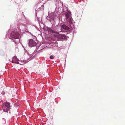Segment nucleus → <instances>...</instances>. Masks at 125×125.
Instances as JSON below:
<instances>
[{
	"mask_svg": "<svg viewBox=\"0 0 125 125\" xmlns=\"http://www.w3.org/2000/svg\"><path fill=\"white\" fill-rule=\"evenodd\" d=\"M2 108L4 112L9 111L10 108V103L9 102L4 103L2 105Z\"/></svg>",
	"mask_w": 125,
	"mask_h": 125,
	"instance_id": "f257e3e1",
	"label": "nucleus"
},
{
	"mask_svg": "<svg viewBox=\"0 0 125 125\" xmlns=\"http://www.w3.org/2000/svg\"><path fill=\"white\" fill-rule=\"evenodd\" d=\"M19 35V32L17 31L12 32L10 34V38L12 40L18 39Z\"/></svg>",
	"mask_w": 125,
	"mask_h": 125,
	"instance_id": "f03ea898",
	"label": "nucleus"
},
{
	"mask_svg": "<svg viewBox=\"0 0 125 125\" xmlns=\"http://www.w3.org/2000/svg\"><path fill=\"white\" fill-rule=\"evenodd\" d=\"M29 44L30 46L32 47L36 46V43L34 40L32 39H30L29 40Z\"/></svg>",
	"mask_w": 125,
	"mask_h": 125,
	"instance_id": "7ed1b4c3",
	"label": "nucleus"
},
{
	"mask_svg": "<svg viewBox=\"0 0 125 125\" xmlns=\"http://www.w3.org/2000/svg\"><path fill=\"white\" fill-rule=\"evenodd\" d=\"M45 30L48 31L52 33H56L57 34H59V32L54 31L49 28H46Z\"/></svg>",
	"mask_w": 125,
	"mask_h": 125,
	"instance_id": "20e7f679",
	"label": "nucleus"
},
{
	"mask_svg": "<svg viewBox=\"0 0 125 125\" xmlns=\"http://www.w3.org/2000/svg\"><path fill=\"white\" fill-rule=\"evenodd\" d=\"M61 28L65 30H68L69 29V28L65 25H62Z\"/></svg>",
	"mask_w": 125,
	"mask_h": 125,
	"instance_id": "39448f33",
	"label": "nucleus"
},
{
	"mask_svg": "<svg viewBox=\"0 0 125 125\" xmlns=\"http://www.w3.org/2000/svg\"><path fill=\"white\" fill-rule=\"evenodd\" d=\"M70 13L68 12H66L65 14V16L66 17V19H67L69 17H70Z\"/></svg>",
	"mask_w": 125,
	"mask_h": 125,
	"instance_id": "423d86ee",
	"label": "nucleus"
},
{
	"mask_svg": "<svg viewBox=\"0 0 125 125\" xmlns=\"http://www.w3.org/2000/svg\"><path fill=\"white\" fill-rule=\"evenodd\" d=\"M62 39L65 40L67 38L66 35L65 34H62Z\"/></svg>",
	"mask_w": 125,
	"mask_h": 125,
	"instance_id": "0eeeda50",
	"label": "nucleus"
},
{
	"mask_svg": "<svg viewBox=\"0 0 125 125\" xmlns=\"http://www.w3.org/2000/svg\"><path fill=\"white\" fill-rule=\"evenodd\" d=\"M52 16L51 17V19H52V20H53L54 19V13L52 12Z\"/></svg>",
	"mask_w": 125,
	"mask_h": 125,
	"instance_id": "6e6552de",
	"label": "nucleus"
},
{
	"mask_svg": "<svg viewBox=\"0 0 125 125\" xmlns=\"http://www.w3.org/2000/svg\"><path fill=\"white\" fill-rule=\"evenodd\" d=\"M56 37L57 38H58L60 39H62V34H60L57 35L56 36Z\"/></svg>",
	"mask_w": 125,
	"mask_h": 125,
	"instance_id": "1a4fd4ad",
	"label": "nucleus"
},
{
	"mask_svg": "<svg viewBox=\"0 0 125 125\" xmlns=\"http://www.w3.org/2000/svg\"><path fill=\"white\" fill-rule=\"evenodd\" d=\"M72 19L70 17V23H72Z\"/></svg>",
	"mask_w": 125,
	"mask_h": 125,
	"instance_id": "9d476101",
	"label": "nucleus"
},
{
	"mask_svg": "<svg viewBox=\"0 0 125 125\" xmlns=\"http://www.w3.org/2000/svg\"><path fill=\"white\" fill-rule=\"evenodd\" d=\"M53 58L54 57L52 55L50 56V58L51 59H53Z\"/></svg>",
	"mask_w": 125,
	"mask_h": 125,
	"instance_id": "9b49d317",
	"label": "nucleus"
},
{
	"mask_svg": "<svg viewBox=\"0 0 125 125\" xmlns=\"http://www.w3.org/2000/svg\"><path fill=\"white\" fill-rule=\"evenodd\" d=\"M17 58V57L16 56H15L13 57V59H16Z\"/></svg>",
	"mask_w": 125,
	"mask_h": 125,
	"instance_id": "f8f14e48",
	"label": "nucleus"
},
{
	"mask_svg": "<svg viewBox=\"0 0 125 125\" xmlns=\"http://www.w3.org/2000/svg\"><path fill=\"white\" fill-rule=\"evenodd\" d=\"M48 16H47V17H46V18L47 19V20H49V19H48Z\"/></svg>",
	"mask_w": 125,
	"mask_h": 125,
	"instance_id": "ddd939ff",
	"label": "nucleus"
}]
</instances>
